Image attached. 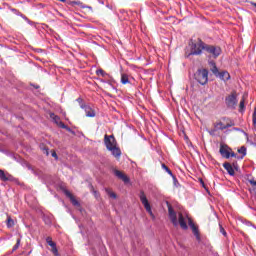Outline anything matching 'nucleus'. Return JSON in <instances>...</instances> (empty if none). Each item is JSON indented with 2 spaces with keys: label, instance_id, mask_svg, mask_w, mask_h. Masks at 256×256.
I'll list each match as a JSON object with an SVG mask.
<instances>
[{
  "label": "nucleus",
  "instance_id": "obj_33",
  "mask_svg": "<svg viewBox=\"0 0 256 256\" xmlns=\"http://www.w3.org/2000/svg\"><path fill=\"white\" fill-rule=\"evenodd\" d=\"M83 9H89V11H91V13H93V7L91 6H82Z\"/></svg>",
  "mask_w": 256,
  "mask_h": 256
},
{
  "label": "nucleus",
  "instance_id": "obj_32",
  "mask_svg": "<svg viewBox=\"0 0 256 256\" xmlns=\"http://www.w3.org/2000/svg\"><path fill=\"white\" fill-rule=\"evenodd\" d=\"M46 242H47L48 245H51V243H54L53 238H51V237H47Z\"/></svg>",
  "mask_w": 256,
  "mask_h": 256
},
{
  "label": "nucleus",
  "instance_id": "obj_9",
  "mask_svg": "<svg viewBox=\"0 0 256 256\" xmlns=\"http://www.w3.org/2000/svg\"><path fill=\"white\" fill-rule=\"evenodd\" d=\"M104 145L106 147V149H112L113 147H115L117 145V140L115 139V136L113 135H105L104 136Z\"/></svg>",
  "mask_w": 256,
  "mask_h": 256
},
{
  "label": "nucleus",
  "instance_id": "obj_31",
  "mask_svg": "<svg viewBox=\"0 0 256 256\" xmlns=\"http://www.w3.org/2000/svg\"><path fill=\"white\" fill-rule=\"evenodd\" d=\"M61 129H66V131H69V133H73V130L69 128V126L64 124V127H60Z\"/></svg>",
  "mask_w": 256,
  "mask_h": 256
},
{
  "label": "nucleus",
  "instance_id": "obj_2",
  "mask_svg": "<svg viewBox=\"0 0 256 256\" xmlns=\"http://www.w3.org/2000/svg\"><path fill=\"white\" fill-rule=\"evenodd\" d=\"M214 127L216 131H225V129H229V127H235V122L231 120V118L223 117L222 120H218L214 123Z\"/></svg>",
  "mask_w": 256,
  "mask_h": 256
},
{
  "label": "nucleus",
  "instance_id": "obj_12",
  "mask_svg": "<svg viewBox=\"0 0 256 256\" xmlns=\"http://www.w3.org/2000/svg\"><path fill=\"white\" fill-rule=\"evenodd\" d=\"M50 118L54 121V123H56V125H58V127H65V123H63L61 118L55 115V113H50Z\"/></svg>",
  "mask_w": 256,
  "mask_h": 256
},
{
  "label": "nucleus",
  "instance_id": "obj_39",
  "mask_svg": "<svg viewBox=\"0 0 256 256\" xmlns=\"http://www.w3.org/2000/svg\"><path fill=\"white\" fill-rule=\"evenodd\" d=\"M73 5H79V2H72Z\"/></svg>",
  "mask_w": 256,
  "mask_h": 256
},
{
  "label": "nucleus",
  "instance_id": "obj_8",
  "mask_svg": "<svg viewBox=\"0 0 256 256\" xmlns=\"http://www.w3.org/2000/svg\"><path fill=\"white\" fill-rule=\"evenodd\" d=\"M209 55H212L214 59H217L221 55V47L206 44L205 50Z\"/></svg>",
  "mask_w": 256,
  "mask_h": 256
},
{
  "label": "nucleus",
  "instance_id": "obj_23",
  "mask_svg": "<svg viewBox=\"0 0 256 256\" xmlns=\"http://www.w3.org/2000/svg\"><path fill=\"white\" fill-rule=\"evenodd\" d=\"M15 226V221L11 219V216H8L7 218V227L11 228Z\"/></svg>",
  "mask_w": 256,
  "mask_h": 256
},
{
  "label": "nucleus",
  "instance_id": "obj_11",
  "mask_svg": "<svg viewBox=\"0 0 256 256\" xmlns=\"http://www.w3.org/2000/svg\"><path fill=\"white\" fill-rule=\"evenodd\" d=\"M64 195H66V197H68V199H70L72 205H74L75 207L79 206V201H77V199H75V196H73V194L69 190L65 189Z\"/></svg>",
  "mask_w": 256,
  "mask_h": 256
},
{
  "label": "nucleus",
  "instance_id": "obj_15",
  "mask_svg": "<svg viewBox=\"0 0 256 256\" xmlns=\"http://www.w3.org/2000/svg\"><path fill=\"white\" fill-rule=\"evenodd\" d=\"M223 167L225 170H227L228 175H231V176L235 175V170L233 169V166L231 165V163L225 162L223 164Z\"/></svg>",
  "mask_w": 256,
  "mask_h": 256
},
{
  "label": "nucleus",
  "instance_id": "obj_13",
  "mask_svg": "<svg viewBox=\"0 0 256 256\" xmlns=\"http://www.w3.org/2000/svg\"><path fill=\"white\" fill-rule=\"evenodd\" d=\"M0 180L1 181H13V176L9 173H5V171L0 169Z\"/></svg>",
  "mask_w": 256,
  "mask_h": 256
},
{
  "label": "nucleus",
  "instance_id": "obj_19",
  "mask_svg": "<svg viewBox=\"0 0 256 256\" xmlns=\"http://www.w3.org/2000/svg\"><path fill=\"white\" fill-rule=\"evenodd\" d=\"M162 169L167 171L168 175H171V177H173L174 181H177V178H175V176L173 175V172L171 171V169H169V167H167V165L162 164Z\"/></svg>",
  "mask_w": 256,
  "mask_h": 256
},
{
  "label": "nucleus",
  "instance_id": "obj_5",
  "mask_svg": "<svg viewBox=\"0 0 256 256\" xmlns=\"http://www.w3.org/2000/svg\"><path fill=\"white\" fill-rule=\"evenodd\" d=\"M219 153L224 159H230V157H237V154L233 152V149L227 144H220Z\"/></svg>",
  "mask_w": 256,
  "mask_h": 256
},
{
  "label": "nucleus",
  "instance_id": "obj_29",
  "mask_svg": "<svg viewBox=\"0 0 256 256\" xmlns=\"http://www.w3.org/2000/svg\"><path fill=\"white\" fill-rule=\"evenodd\" d=\"M91 191L93 192L94 196L96 197V199L99 197V192H97V190H95V188L93 187V185H91Z\"/></svg>",
  "mask_w": 256,
  "mask_h": 256
},
{
  "label": "nucleus",
  "instance_id": "obj_27",
  "mask_svg": "<svg viewBox=\"0 0 256 256\" xmlns=\"http://www.w3.org/2000/svg\"><path fill=\"white\" fill-rule=\"evenodd\" d=\"M219 227H220V233H222L224 237H227V231H225V228H223V225L219 224Z\"/></svg>",
  "mask_w": 256,
  "mask_h": 256
},
{
  "label": "nucleus",
  "instance_id": "obj_38",
  "mask_svg": "<svg viewBox=\"0 0 256 256\" xmlns=\"http://www.w3.org/2000/svg\"><path fill=\"white\" fill-rule=\"evenodd\" d=\"M60 3H65L67 0H58Z\"/></svg>",
  "mask_w": 256,
  "mask_h": 256
},
{
  "label": "nucleus",
  "instance_id": "obj_4",
  "mask_svg": "<svg viewBox=\"0 0 256 256\" xmlns=\"http://www.w3.org/2000/svg\"><path fill=\"white\" fill-rule=\"evenodd\" d=\"M206 44L198 38L197 42H191V51L189 55H201L205 51Z\"/></svg>",
  "mask_w": 256,
  "mask_h": 256
},
{
  "label": "nucleus",
  "instance_id": "obj_10",
  "mask_svg": "<svg viewBox=\"0 0 256 256\" xmlns=\"http://www.w3.org/2000/svg\"><path fill=\"white\" fill-rule=\"evenodd\" d=\"M114 175L118 177V179H121V181H123L124 183H129V177L125 175V173H123L122 171L114 170Z\"/></svg>",
  "mask_w": 256,
  "mask_h": 256
},
{
  "label": "nucleus",
  "instance_id": "obj_6",
  "mask_svg": "<svg viewBox=\"0 0 256 256\" xmlns=\"http://www.w3.org/2000/svg\"><path fill=\"white\" fill-rule=\"evenodd\" d=\"M237 92L233 91L230 95L226 96L225 104L228 109H235L237 107Z\"/></svg>",
  "mask_w": 256,
  "mask_h": 256
},
{
  "label": "nucleus",
  "instance_id": "obj_22",
  "mask_svg": "<svg viewBox=\"0 0 256 256\" xmlns=\"http://www.w3.org/2000/svg\"><path fill=\"white\" fill-rule=\"evenodd\" d=\"M239 109H240V113H242V111H245V96H243L240 101Z\"/></svg>",
  "mask_w": 256,
  "mask_h": 256
},
{
  "label": "nucleus",
  "instance_id": "obj_36",
  "mask_svg": "<svg viewBox=\"0 0 256 256\" xmlns=\"http://www.w3.org/2000/svg\"><path fill=\"white\" fill-rule=\"evenodd\" d=\"M44 151H46V155H49V149L45 148Z\"/></svg>",
  "mask_w": 256,
  "mask_h": 256
},
{
  "label": "nucleus",
  "instance_id": "obj_7",
  "mask_svg": "<svg viewBox=\"0 0 256 256\" xmlns=\"http://www.w3.org/2000/svg\"><path fill=\"white\" fill-rule=\"evenodd\" d=\"M140 201L144 208L146 209L147 213L152 217V219H155V215L153 214V211L151 210V204H149V200L147 199V196L145 195V192L143 190L140 191L139 195Z\"/></svg>",
  "mask_w": 256,
  "mask_h": 256
},
{
  "label": "nucleus",
  "instance_id": "obj_37",
  "mask_svg": "<svg viewBox=\"0 0 256 256\" xmlns=\"http://www.w3.org/2000/svg\"><path fill=\"white\" fill-rule=\"evenodd\" d=\"M52 157H55L57 159V153L53 152Z\"/></svg>",
  "mask_w": 256,
  "mask_h": 256
},
{
  "label": "nucleus",
  "instance_id": "obj_14",
  "mask_svg": "<svg viewBox=\"0 0 256 256\" xmlns=\"http://www.w3.org/2000/svg\"><path fill=\"white\" fill-rule=\"evenodd\" d=\"M216 77H219L222 81H229V79H231V75L227 71L219 72Z\"/></svg>",
  "mask_w": 256,
  "mask_h": 256
},
{
  "label": "nucleus",
  "instance_id": "obj_28",
  "mask_svg": "<svg viewBox=\"0 0 256 256\" xmlns=\"http://www.w3.org/2000/svg\"><path fill=\"white\" fill-rule=\"evenodd\" d=\"M252 123L254 126L256 125V108H254V112L252 114Z\"/></svg>",
  "mask_w": 256,
  "mask_h": 256
},
{
  "label": "nucleus",
  "instance_id": "obj_16",
  "mask_svg": "<svg viewBox=\"0 0 256 256\" xmlns=\"http://www.w3.org/2000/svg\"><path fill=\"white\" fill-rule=\"evenodd\" d=\"M210 65V71L213 73V75H215V77H219V68H217V64H215L214 61H211L209 63Z\"/></svg>",
  "mask_w": 256,
  "mask_h": 256
},
{
  "label": "nucleus",
  "instance_id": "obj_17",
  "mask_svg": "<svg viewBox=\"0 0 256 256\" xmlns=\"http://www.w3.org/2000/svg\"><path fill=\"white\" fill-rule=\"evenodd\" d=\"M82 109H84L86 117H95V110L91 106H82Z\"/></svg>",
  "mask_w": 256,
  "mask_h": 256
},
{
  "label": "nucleus",
  "instance_id": "obj_30",
  "mask_svg": "<svg viewBox=\"0 0 256 256\" xmlns=\"http://www.w3.org/2000/svg\"><path fill=\"white\" fill-rule=\"evenodd\" d=\"M52 253L56 256H59V250L57 249V246L52 248Z\"/></svg>",
  "mask_w": 256,
  "mask_h": 256
},
{
  "label": "nucleus",
  "instance_id": "obj_20",
  "mask_svg": "<svg viewBox=\"0 0 256 256\" xmlns=\"http://www.w3.org/2000/svg\"><path fill=\"white\" fill-rule=\"evenodd\" d=\"M127 83H129V76H127V74H122L121 75V84L127 85Z\"/></svg>",
  "mask_w": 256,
  "mask_h": 256
},
{
  "label": "nucleus",
  "instance_id": "obj_25",
  "mask_svg": "<svg viewBox=\"0 0 256 256\" xmlns=\"http://www.w3.org/2000/svg\"><path fill=\"white\" fill-rule=\"evenodd\" d=\"M96 75H101V77H107V73L103 69H99L96 71Z\"/></svg>",
  "mask_w": 256,
  "mask_h": 256
},
{
  "label": "nucleus",
  "instance_id": "obj_1",
  "mask_svg": "<svg viewBox=\"0 0 256 256\" xmlns=\"http://www.w3.org/2000/svg\"><path fill=\"white\" fill-rule=\"evenodd\" d=\"M168 217L174 227H179L183 229V231H187L189 227L192 229L193 235L196 237L197 241H201V234L199 233V227L195 225L193 222V219L189 217V214L186 212H176L175 209H173V206L171 204H168ZM188 221V225H187Z\"/></svg>",
  "mask_w": 256,
  "mask_h": 256
},
{
  "label": "nucleus",
  "instance_id": "obj_18",
  "mask_svg": "<svg viewBox=\"0 0 256 256\" xmlns=\"http://www.w3.org/2000/svg\"><path fill=\"white\" fill-rule=\"evenodd\" d=\"M108 151H111L112 155L116 157V159L121 157V149H119L117 146L112 147V149H109Z\"/></svg>",
  "mask_w": 256,
  "mask_h": 256
},
{
  "label": "nucleus",
  "instance_id": "obj_3",
  "mask_svg": "<svg viewBox=\"0 0 256 256\" xmlns=\"http://www.w3.org/2000/svg\"><path fill=\"white\" fill-rule=\"evenodd\" d=\"M194 78L200 85H207L209 83V70L198 69L194 74Z\"/></svg>",
  "mask_w": 256,
  "mask_h": 256
},
{
  "label": "nucleus",
  "instance_id": "obj_21",
  "mask_svg": "<svg viewBox=\"0 0 256 256\" xmlns=\"http://www.w3.org/2000/svg\"><path fill=\"white\" fill-rule=\"evenodd\" d=\"M107 195H109V197H111V199H117V194H115V192L111 191V189L106 188L105 189Z\"/></svg>",
  "mask_w": 256,
  "mask_h": 256
},
{
  "label": "nucleus",
  "instance_id": "obj_24",
  "mask_svg": "<svg viewBox=\"0 0 256 256\" xmlns=\"http://www.w3.org/2000/svg\"><path fill=\"white\" fill-rule=\"evenodd\" d=\"M21 245V238H18L16 240V244L13 246L12 251H17L19 249V246Z\"/></svg>",
  "mask_w": 256,
  "mask_h": 256
},
{
  "label": "nucleus",
  "instance_id": "obj_35",
  "mask_svg": "<svg viewBox=\"0 0 256 256\" xmlns=\"http://www.w3.org/2000/svg\"><path fill=\"white\" fill-rule=\"evenodd\" d=\"M246 3H250L251 5H253V7H256V3L253 1H246Z\"/></svg>",
  "mask_w": 256,
  "mask_h": 256
},
{
  "label": "nucleus",
  "instance_id": "obj_26",
  "mask_svg": "<svg viewBox=\"0 0 256 256\" xmlns=\"http://www.w3.org/2000/svg\"><path fill=\"white\" fill-rule=\"evenodd\" d=\"M238 153H241L242 155H247V148H245V146H242L240 149H238Z\"/></svg>",
  "mask_w": 256,
  "mask_h": 256
},
{
  "label": "nucleus",
  "instance_id": "obj_34",
  "mask_svg": "<svg viewBox=\"0 0 256 256\" xmlns=\"http://www.w3.org/2000/svg\"><path fill=\"white\" fill-rule=\"evenodd\" d=\"M52 249L57 247V244L55 242H52L51 245H49Z\"/></svg>",
  "mask_w": 256,
  "mask_h": 256
}]
</instances>
